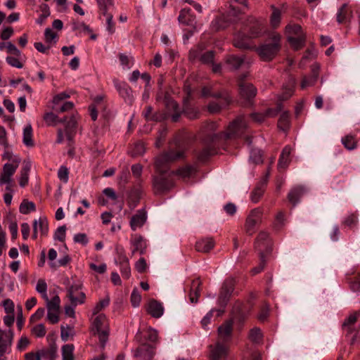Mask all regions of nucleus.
<instances>
[{"label":"nucleus","mask_w":360,"mask_h":360,"mask_svg":"<svg viewBox=\"0 0 360 360\" xmlns=\"http://www.w3.org/2000/svg\"><path fill=\"white\" fill-rule=\"evenodd\" d=\"M261 220L262 211L259 208L252 210L246 219V233L249 235L253 234L255 226L261 222Z\"/></svg>","instance_id":"nucleus-14"},{"label":"nucleus","mask_w":360,"mask_h":360,"mask_svg":"<svg viewBox=\"0 0 360 360\" xmlns=\"http://www.w3.org/2000/svg\"><path fill=\"white\" fill-rule=\"evenodd\" d=\"M11 330L4 331L0 330V353L5 354L10 347L13 339Z\"/></svg>","instance_id":"nucleus-26"},{"label":"nucleus","mask_w":360,"mask_h":360,"mask_svg":"<svg viewBox=\"0 0 360 360\" xmlns=\"http://www.w3.org/2000/svg\"><path fill=\"white\" fill-rule=\"evenodd\" d=\"M162 99L164 100L168 116L171 117L172 122H177L181 114L178 103L169 97L168 93H165Z\"/></svg>","instance_id":"nucleus-9"},{"label":"nucleus","mask_w":360,"mask_h":360,"mask_svg":"<svg viewBox=\"0 0 360 360\" xmlns=\"http://www.w3.org/2000/svg\"><path fill=\"white\" fill-rule=\"evenodd\" d=\"M94 333L98 335L101 345L103 348H104L106 342L108 340L109 328L96 330Z\"/></svg>","instance_id":"nucleus-50"},{"label":"nucleus","mask_w":360,"mask_h":360,"mask_svg":"<svg viewBox=\"0 0 360 360\" xmlns=\"http://www.w3.org/2000/svg\"><path fill=\"white\" fill-rule=\"evenodd\" d=\"M74 104L72 102L67 101L63 103L60 106L58 105H53V109L56 112H64L69 111L73 108Z\"/></svg>","instance_id":"nucleus-61"},{"label":"nucleus","mask_w":360,"mask_h":360,"mask_svg":"<svg viewBox=\"0 0 360 360\" xmlns=\"http://www.w3.org/2000/svg\"><path fill=\"white\" fill-rule=\"evenodd\" d=\"M195 18L191 13V8H184L181 10L178 20L180 23L186 25H193L195 23Z\"/></svg>","instance_id":"nucleus-33"},{"label":"nucleus","mask_w":360,"mask_h":360,"mask_svg":"<svg viewBox=\"0 0 360 360\" xmlns=\"http://www.w3.org/2000/svg\"><path fill=\"white\" fill-rule=\"evenodd\" d=\"M58 177L61 181L67 183L69 179L68 169L65 166H60L58 171Z\"/></svg>","instance_id":"nucleus-62"},{"label":"nucleus","mask_w":360,"mask_h":360,"mask_svg":"<svg viewBox=\"0 0 360 360\" xmlns=\"http://www.w3.org/2000/svg\"><path fill=\"white\" fill-rule=\"evenodd\" d=\"M184 150L179 146H176V148H170L167 151L162 153L155 158V168L156 172L170 173V165L182 158L184 157Z\"/></svg>","instance_id":"nucleus-1"},{"label":"nucleus","mask_w":360,"mask_h":360,"mask_svg":"<svg viewBox=\"0 0 360 360\" xmlns=\"http://www.w3.org/2000/svg\"><path fill=\"white\" fill-rule=\"evenodd\" d=\"M318 78L312 75L304 76L301 82V88L305 89L308 86H314L317 82Z\"/></svg>","instance_id":"nucleus-56"},{"label":"nucleus","mask_w":360,"mask_h":360,"mask_svg":"<svg viewBox=\"0 0 360 360\" xmlns=\"http://www.w3.org/2000/svg\"><path fill=\"white\" fill-rule=\"evenodd\" d=\"M263 28V22L262 20H256L253 17H250L248 19L247 25H245V32H248V35L252 38L259 37Z\"/></svg>","instance_id":"nucleus-15"},{"label":"nucleus","mask_w":360,"mask_h":360,"mask_svg":"<svg viewBox=\"0 0 360 360\" xmlns=\"http://www.w3.org/2000/svg\"><path fill=\"white\" fill-rule=\"evenodd\" d=\"M63 120H65V122L63 123H65V136L67 139L69 141H71L77 127V117L75 115H72L70 117H69L68 120L67 117H65Z\"/></svg>","instance_id":"nucleus-25"},{"label":"nucleus","mask_w":360,"mask_h":360,"mask_svg":"<svg viewBox=\"0 0 360 360\" xmlns=\"http://www.w3.org/2000/svg\"><path fill=\"white\" fill-rule=\"evenodd\" d=\"M195 172V167L192 165H186L181 167L175 172H172V174L178 175L182 178L191 176Z\"/></svg>","instance_id":"nucleus-37"},{"label":"nucleus","mask_w":360,"mask_h":360,"mask_svg":"<svg viewBox=\"0 0 360 360\" xmlns=\"http://www.w3.org/2000/svg\"><path fill=\"white\" fill-rule=\"evenodd\" d=\"M214 51H209L200 55V60L204 64H212L214 60Z\"/></svg>","instance_id":"nucleus-59"},{"label":"nucleus","mask_w":360,"mask_h":360,"mask_svg":"<svg viewBox=\"0 0 360 360\" xmlns=\"http://www.w3.org/2000/svg\"><path fill=\"white\" fill-rule=\"evenodd\" d=\"M269 174L267 173L266 176L259 181L257 186L254 188L250 194V199L254 203L259 202L263 195L266 186L267 184Z\"/></svg>","instance_id":"nucleus-22"},{"label":"nucleus","mask_w":360,"mask_h":360,"mask_svg":"<svg viewBox=\"0 0 360 360\" xmlns=\"http://www.w3.org/2000/svg\"><path fill=\"white\" fill-rule=\"evenodd\" d=\"M233 320L226 321L217 329L218 337L217 341L229 344L233 335Z\"/></svg>","instance_id":"nucleus-10"},{"label":"nucleus","mask_w":360,"mask_h":360,"mask_svg":"<svg viewBox=\"0 0 360 360\" xmlns=\"http://www.w3.org/2000/svg\"><path fill=\"white\" fill-rule=\"evenodd\" d=\"M155 354V347L150 345L144 344L138 347L135 352L134 356L140 360H150Z\"/></svg>","instance_id":"nucleus-19"},{"label":"nucleus","mask_w":360,"mask_h":360,"mask_svg":"<svg viewBox=\"0 0 360 360\" xmlns=\"http://www.w3.org/2000/svg\"><path fill=\"white\" fill-rule=\"evenodd\" d=\"M307 192V189L302 186H297L292 188L288 195V200L295 206L300 198Z\"/></svg>","instance_id":"nucleus-29"},{"label":"nucleus","mask_w":360,"mask_h":360,"mask_svg":"<svg viewBox=\"0 0 360 360\" xmlns=\"http://www.w3.org/2000/svg\"><path fill=\"white\" fill-rule=\"evenodd\" d=\"M146 311L152 317L159 319L164 314V307L161 302L153 299L148 302Z\"/></svg>","instance_id":"nucleus-23"},{"label":"nucleus","mask_w":360,"mask_h":360,"mask_svg":"<svg viewBox=\"0 0 360 360\" xmlns=\"http://www.w3.org/2000/svg\"><path fill=\"white\" fill-rule=\"evenodd\" d=\"M172 174L157 172L153 177V188L155 194L160 195L169 191L174 186Z\"/></svg>","instance_id":"nucleus-3"},{"label":"nucleus","mask_w":360,"mask_h":360,"mask_svg":"<svg viewBox=\"0 0 360 360\" xmlns=\"http://www.w3.org/2000/svg\"><path fill=\"white\" fill-rule=\"evenodd\" d=\"M235 281L233 278H228L224 281L221 288L217 304L221 309L227 305L234 290Z\"/></svg>","instance_id":"nucleus-6"},{"label":"nucleus","mask_w":360,"mask_h":360,"mask_svg":"<svg viewBox=\"0 0 360 360\" xmlns=\"http://www.w3.org/2000/svg\"><path fill=\"white\" fill-rule=\"evenodd\" d=\"M200 281L199 279L193 281L189 293V300L191 303H197L200 295Z\"/></svg>","instance_id":"nucleus-34"},{"label":"nucleus","mask_w":360,"mask_h":360,"mask_svg":"<svg viewBox=\"0 0 360 360\" xmlns=\"http://www.w3.org/2000/svg\"><path fill=\"white\" fill-rule=\"evenodd\" d=\"M110 304V298L108 297L101 300L98 303L96 304L93 309V314L94 315L98 314L102 309L108 307Z\"/></svg>","instance_id":"nucleus-60"},{"label":"nucleus","mask_w":360,"mask_h":360,"mask_svg":"<svg viewBox=\"0 0 360 360\" xmlns=\"http://www.w3.org/2000/svg\"><path fill=\"white\" fill-rule=\"evenodd\" d=\"M141 301V295L136 289H134L131 294V302L134 307L139 306Z\"/></svg>","instance_id":"nucleus-63"},{"label":"nucleus","mask_w":360,"mask_h":360,"mask_svg":"<svg viewBox=\"0 0 360 360\" xmlns=\"http://www.w3.org/2000/svg\"><path fill=\"white\" fill-rule=\"evenodd\" d=\"M342 143L348 150H353L356 147V141L354 136L347 135L342 139Z\"/></svg>","instance_id":"nucleus-52"},{"label":"nucleus","mask_w":360,"mask_h":360,"mask_svg":"<svg viewBox=\"0 0 360 360\" xmlns=\"http://www.w3.org/2000/svg\"><path fill=\"white\" fill-rule=\"evenodd\" d=\"M72 30L77 31L79 33H92V30L89 25H86L83 22H75L72 23Z\"/></svg>","instance_id":"nucleus-49"},{"label":"nucleus","mask_w":360,"mask_h":360,"mask_svg":"<svg viewBox=\"0 0 360 360\" xmlns=\"http://www.w3.org/2000/svg\"><path fill=\"white\" fill-rule=\"evenodd\" d=\"M262 333L260 328L255 327L250 330L249 333V339L254 343H259L262 340Z\"/></svg>","instance_id":"nucleus-43"},{"label":"nucleus","mask_w":360,"mask_h":360,"mask_svg":"<svg viewBox=\"0 0 360 360\" xmlns=\"http://www.w3.org/2000/svg\"><path fill=\"white\" fill-rule=\"evenodd\" d=\"M244 63L245 57L243 56L229 55L225 60L226 67L231 71L239 69Z\"/></svg>","instance_id":"nucleus-27"},{"label":"nucleus","mask_w":360,"mask_h":360,"mask_svg":"<svg viewBox=\"0 0 360 360\" xmlns=\"http://www.w3.org/2000/svg\"><path fill=\"white\" fill-rule=\"evenodd\" d=\"M228 26L225 16L217 18L212 22V29L215 31L225 29Z\"/></svg>","instance_id":"nucleus-44"},{"label":"nucleus","mask_w":360,"mask_h":360,"mask_svg":"<svg viewBox=\"0 0 360 360\" xmlns=\"http://www.w3.org/2000/svg\"><path fill=\"white\" fill-rule=\"evenodd\" d=\"M100 10V18L105 17L106 21V30L110 34L115 32V24L112 22V0H96Z\"/></svg>","instance_id":"nucleus-5"},{"label":"nucleus","mask_w":360,"mask_h":360,"mask_svg":"<svg viewBox=\"0 0 360 360\" xmlns=\"http://www.w3.org/2000/svg\"><path fill=\"white\" fill-rule=\"evenodd\" d=\"M217 98L221 100L220 103L211 102L207 106V109L211 113L219 112L221 108L227 106L231 102V98L227 92H222V96Z\"/></svg>","instance_id":"nucleus-17"},{"label":"nucleus","mask_w":360,"mask_h":360,"mask_svg":"<svg viewBox=\"0 0 360 360\" xmlns=\"http://www.w3.org/2000/svg\"><path fill=\"white\" fill-rule=\"evenodd\" d=\"M255 247L259 255L262 253L264 255L265 253L269 254L271 250L269 233L265 231H261L256 238Z\"/></svg>","instance_id":"nucleus-13"},{"label":"nucleus","mask_w":360,"mask_h":360,"mask_svg":"<svg viewBox=\"0 0 360 360\" xmlns=\"http://www.w3.org/2000/svg\"><path fill=\"white\" fill-rule=\"evenodd\" d=\"M271 7L273 11L271 15V24L273 27H276L281 22V11L274 6Z\"/></svg>","instance_id":"nucleus-51"},{"label":"nucleus","mask_w":360,"mask_h":360,"mask_svg":"<svg viewBox=\"0 0 360 360\" xmlns=\"http://www.w3.org/2000/svg\"><path fill=\"white\" fill-rule=\"evenodd\" d=\"M217 313V316H221L224 312V309H211L202 319L201 323L204 328L210 323L211 319L213 316V313Z\"/></svg>","instance_id":"nucleus-39"},{"label":"nucleus","mask_w":360,"mask_h":360,"mask_svg":"<svg viewBox=\"0 0 360 360\" xmlns=\"http://www.w3.org/2000/svg\"><path fill=\"white\" fill-rule=\"evenodd\" d=\"M44 120L49 126L56 125L57 123L65 122V120L59 119L57 115L51 112H46L44 116Z\"/></svg>","instance_id":"nucleus-45"},{"label":"nucleus","mask_w":360,"mask_h":360,"mask_svg":"<svg viewBox=\"0 0 360 360\" xmlns=\"http://www.w3.org/2000/svg\"><path fill=\"white\" fill-rule=\"evenodd\" d=\"M280 41V35L274 34L271 43L263 44L257 49V53L262 60L270 61L277 55L281 48Z\"/></svg>","instance_id":"nucleus-4"},{"label":"nucleus","mask_w":360,"mask_h":360,"mask_svg":"<svg viewBox=\"0 0 360 360\" xmlns=\"http://www.w3.org/2000/svg\"><path fill=\"white\" fill-rule=\"evenodd\" d=\"M305 36L293 37L288 36V41L295 50L301 49L305 44Z\"/></svg>","instance_id":"nucleus-35"},{"label":"nucleus","mask_w":360,"mask_h":360,"mask_svg":"<svg viewBox=\"0 0 360 360\" xmlns=\"http://www.w3.org/2000/svg\"><path fill=\"white\" fill-rule=\"evenodd\" d=\"M35 210L34 203L27 200H23L19 207L20 212L23 214H27L31 212L35 211Z\"/></svg>","instance_id":"nucleus-41"},{"label":"nucleus","mask_w":360,"mask_h":360,"mask_svg":"<svg viewBox=\"0 0 360 360\" xmlns=\"http://www.w3.org/2000/svg\"><path fill=\"white\" fill-rule=\"evenodd\" d=\"M56 350L54 348H51L46 350H41L37 354V360H41V359L49 358L50 360H54L56 357Z\"/></svg>","instance_id":"nucleus-46"},{"label":"nucleus","mask_w":360,"mask_h":360,"mask_svg":"<svg viewBox=\"0 0 360 360\" xmlns=\"http://www.w3.org/2000/svg\"><path fill=\"white\" fill-rule=\"evenodd\" d=\"M23 143L27 147L34 146V141L32 140V128L31 124H27L23 129Z\"/></svg>","instance_id":"nucleus-36"},{"label":"nucleus","mask_w":360,"mask_h":360,"mask_svg":"<svg viewBox=\"0 0 360 360\" xmlns=\"http://www.w3.org/2000/svg\"><path fill=\"white\" fill-rule=\"evenodd\" d=\"M349 286L353 292H360V270L357 273L354 280L350 282Z\"/></svg>","instance_id":"nucleus-64"},{"label":"nucleus","mask_w":360,"mask_h":360,"mask_svg":"<svg viewBox=\"0 0 360 360\" xmlns=\"http://www.w3.org/2000/svg\"><path fill=\"white\" fill-rule=\"evenodd\" d=\"M39 229L42 236H46L49 231V224L46 218L40 217L37 220V229Z\"/></svg>","instance_id":"nucleus-54"},{"label":"nucleus","mask_w":360,"mask_h":360,"mask_svg":"<svg viewBox=\"0 0 360 360\" xmlns=\"http://www.w3.org/2000/svg\"><path fill=\"white\" fill-rule=\"evenodd\" d=\"M251 39L250 35L246 34L244 32L237 33L233 39V44L236 47L242 49H250L252 48Z\"/></svg>","instance_id":"nucleus-20"},{"label":"nucleus","mask_w":360,"mask_h":360,"mask_svg":"<svg viewBox=\"0 0 360 360\" xmlns=\"http://www.w3.org/2000/svg\"><path fill=\"white\" fill-rule=\"evenodd\" d=\"M290 124V117H289V112L288 111H285L283 113H281L278 122V127L285 131L288 129Z\"/></svg>","instance_id":"nucleus-42"},{"label":"nucleus","mask_w":360,"mask_h":360,"mask_svg":"<svg viewBox=\"0 0 360 360\" xmlns=\"http://www.w3.org/2000/svg\"><path fill=\"white\" fill-rule=\"evenodd\" d=\"M114 85L119 94L124 100H131L132 98V90L131 87L124 82H119L118 80H114Z\"/></svg>","instance_id":"nucleus-28"},{"label":"nucleus","mask_w":360,"mask_h":360,"mask_svg":"<svg viewBox=\"0 0 360 360\" xmlns=\"http://www.w3.org/2000/svg\"><path fill=\"white\" fill-rule=\"evenodd\" d=\"M36 290L40 293L44 299L48 300L47 284L44 279H39L36 286Z\"/></svg>","instance_id":"nucleus-53"},{"label":"nucleus","mask_w":360,"mask_h":360,"mask_svg":"<svg viewBox=\"0 0 360 360\" xmlns=\"http://www.w3.org/2000/svg\"><path fill=\"white\" fill-rule=\"evenodd\" d=\"M360 316V311L354 312L349 316L343 323V327H347L349 332H351L350 326L353 325Z\"/></svg>","instance_id":"nucleus-58"},{"label":"nucleus","mask_w":360,"mask_h":360,"mask_svg":"<svg viewBox=\"0 0 360 360\" xmlns=\"http://www.w3.org/2000/svg\"><path fill=\"white\" fill-rule=\"evenodd\" d=\"M247 77L248 74H243L238 78L239 93L244 99L250 100L256 96L257 89L245 81Z\"/></svg>","instance_id":"nucleus-8"},{"label":"nucleus","mask_w":360,"mask_h":360,"mask_svg":"<svg viewBox=\"0 0 360 360\" xmlns=\"http://www.w3.org/2000/svg\"><path fill=\"white\" fill-rule=\"evenodd\" d=\"M147 219L146 212L144 210H139L132 216L130 220V226L133 231L143 226Z\"/></svg>","instance_id":"nucleus-24"},{"label":"nucleus","mask_w":360,"mask_h":360,"mask_svg":"<svg viewBox=\"0 0 360 360\" xmlns=\"http://www.w3.org/2000/svg\"><path fill=\"white\" fill-rule=\"evenodd\" d=\"M47 308L49 310H59L60 300L58 295L53 297L51 300L48 299Z\"/></svg>","instance_id":"nucleus-57"},{"label":"nucleus","mask_w":360,"mask_h":360,"mask_svg":"<svg viewBox=\"0 0 360 360\" xmlns=\"http://www.w3.org/2000/svg\"><path fill=\"white\" fill-rule=\"evenodd\" d=\"M246 129V119L244 115H240L233 120L223 132V140L237 139L245 133Z\"/></svg>","instance_id":"nucleus-2"},{"label":"nucleus","mask_w":360,"mask_h":360,"mask_svg":"<svg viewBox=\"0 0 360 360\" xmlns=\"http://www.w3.org/2000/svg\"><path fill=\"white\" fill-rule=\"evenodd\" d=\"M203 142L205 146L197 155L198 160L200 162L206 161L210 156L217 153V143L208 141H203Z\"/></svg>","instance_id":"nucleus-18"},{"label":"nucleus","mask_w":360,"mask_h":360,"mask_svg":"<svg viewBox=\"0 0 360 360\" xmlns=\"http://www.w3.org/2000/svg\"><path fill=\"white\" fill-rule=\"evenodd\" d=\"M286 32L294 37L305 36L303 33L302 27L297 24L288 25L286 27Z\"/></svg>","instance_id":"nucleus-47"},{"label":"nucleus","mask_w":360,"mask_h":360,"mask_svg":"<svg viewBox=\"0 0 360 360\" xmlns=\"http://www.w3.org/2000/svg\"><path fill=\"white\" fill-rule=\"evenodd\" d=\"M130 245L132 255L136 253H139L140 255L146 253L147 243L141 236L138 234L132 236L130 240Z\"/></svg>","instance_id":"nucleus-16"},{"label":"nucleus","mask_w":360,"mask_h":360,"mask_svg":"<svg viewBox=\"0 0 360 360\" xmlns=\"http://www.w3.org/2000/svg\"><path fill=\"white\" fill-rule=\"evenodd\" d=\"M74 349L75 347L72 344H67L62 347V358L63 360H74Z\"/></svg>","instance_id":"nucleus-40"},{"label":"nucleus","mask_w":360,"mask_h":360,"mask_svg":"<svg viewBox=\"0 0 360 360\" xmlns=\"http://www.w3.org/2000/svg\"><path fill=\"white\" fill-rule=\"evenodd\" d=\"M217 129L218 124L215 122L205 123L201 129L202 140L217 143L219 140L223 139V132L214 133Z\"/></svg>","instance_id":"nucleus-7"},{"label":"nucleus","mask_w":360,"mask_h":360,"mask_svg":"<svg viewBox=\"0 0 360 360\" xmlns=\"http://www.w3.org/2000/svg\"><path fill=\"white\" fill-rule=\"evenodd\" d=\"M336 15V20L338 24L350 22L352 18V10L348 4H344L338 10Z\"/></svg>","instance_id":"nucleus-21"},{"label":"nucleus","mask_w":360,"mask_h":360,"mask_svg":"<svg viewBox=\"0 0 360 360\" xmlns=\"http://www.w3.org/2000/svg\"><path fill=\"white\" fill-rule=\"evenodd\" d=\"M250 160L256 165L262 163L263 160L261 150L258 149L252 150L250 152Z\"/></svg>","instance_id":"nucleus-55"},{"label":"nucleus","mask_w":360,"mask_h":360,"mask_svg":"<svg viewBox=\"0 0 360 360\" xmlns=\"http://www.w3.org/2000/svg\"><path fill=\"white\" fill-rule=\"evenodd\" d=\"M292 151V148L290 146H285L280 155L278 167L280 169H285L288 167V165L290 162V153Z\"/></svg>","instance_id":"nucleus-32"},{"label":"nucleus","mask_w":360,"mask_h":360,"mask_svg":"<svg viewBox=\"0 0 360 360\" xmlns=\"http://www.w3.org/2000/svg\"><path fill=\"white\" fill-rule=\"evenodd\" d=\"M214 246V241L212 238H205L198 240L195 243V250L198 252H208Z\"/></svg>","instance_id":"nucleus-31"},{"label":"nucleus","mask_w":360,"mask_h":360,"mask_svg":"<svg viewBox=\"0 0 360 360\" xmlns=\"http://www.w3.org/2000/svg\"><path fill=\"white\" fill-rule=\"evenodd\" d=\"M13 161L16 162V165H13V164L6 163L3 167V172L7 176L12 177L14 173L18 168V164L20 162V160L18 158L13 160Z\"/></svg>","instance_id":"nucleus-48"},{"label":"nucleus","mask_w":360,"mask_h":360,"mask_svg":"<svg viewBox=\"0 0 360 360\" xmlns=\"http://www.w3.org/2000/svg\"><path fill=\"white\" fill-rule=\"evenodd\" d=\"M94 326L96 330H103L105 328H108L107 325V319L105 314H98L94 321Z\"/></svg>","instance_id":"nucleus-38"},{"label":"nucleus","mask_w":360,"mask_h":360,"mask_svg":"<svg viewBox=\"0 0 360 360\" xmlns=\"http://www.w3.org/2000/svg\"><path fill=\"white\" fill-rule=\"evenodd\" d=\"M116 262H118L120 266L121 274L123 278L127 279L131 275V269L128 258L122 253H121Z\"/></svg>","instance_id":"nucleus-30"},{"label":"nucleus","mask_w":360,"mask_h":360,"mask_svg":"<svg viewBox=\"0 0 360 360\" xmlns=\"http://www.w3.org/2000/svg\"><path fill=\"white\" fill-rule=\"evenodd\" d=\"M211 360H224L226 358L229 349V344L217 341L214 346L210 345Z\"/></svg>","instance_id":"nucleus-12"},{"label":"nucleus","mask_w":360,"mask_h":360,"mask_svg":"<svg viewBox=\"0 0 360 360\" xmlns=\"http://www.w3.org/2000/svg\"><path fill=\"white\" fill-rule=\"evenodd\" d=\"M81 288L82 284L75 283L68 289V296L72 306L76 307L77 304H83L85 301V294L79 292Z\"/></svg>","instance_id":"nucleus-11"}]
</instances>
